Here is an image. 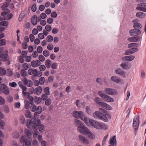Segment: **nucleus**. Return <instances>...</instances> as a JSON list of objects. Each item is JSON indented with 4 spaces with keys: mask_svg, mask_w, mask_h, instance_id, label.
<instances>
[{
    "mask_svg": "<svg viewBox=\"0 0 146 146\" xmlns=\"http://www.w3.org/2000/svg\"><path fill=\"white\" fill-rule=\"evenodd\" d=\"M39 81L40 82V84L41 85L43 84L45 81V78L44 77H40L39 79Z\"/></svg>",
    "mask_w": 146,
    "mask_h": 146,
    "instance_id": "nucleus-47",
    "label": "nucleus"
},
{
    "mask_svg": "<svg viewBox=\"0 0 146 146\" xmlns=\"http://www.w3.org/2000/svg\"><path fill=\"white\" fill-rule=\"evenodd\" d=\"M1 92H2L5 94L8 95L9 94L10 92L7 86L4 84H2L1 86Z\"/></svg>",
    "mask_w": 146,
    "mask_h": 146,
    "instance_id": "nucleus-10",
    "label": "nucleus"
},
{
    "mask_svg": "<svg viewBox=\"0 0 146 146\" xmlns=\"http://www.w3.org/2000/svg\"><path fill=\"white\" fill-rule=\"evenodd\" d=\"M133 27L135 29H141L142 28L141 25L139 23H135L134 24Z\"/></svg>",
    "mask_w": 146,
    "mask_h": 146,
    "instance_id": "nucleus-33",
    "label": "nucleus"
},
{
    "mask_svg": "<svg viewBox=\"0 0 146 146\" xmlns=\"http://www.w3.org/2000/svg\"><path fill=\"white\" fill-rule=\"evenodd\" d=\"M108 126L105 123L100 122L99 129H103L106 130L108 129Z\"/></svg>",
    "mask_w": 146,
    "mask_h": 146,
    "instance_id": "nucleus-18",
    "label": "nucleus"
},
{
    "mask_svg": "<svg viewBox=\"0 0 146 146\" xmlns=\"http://www.w3.org/2000/svg\"><path fill=\"white\" fill-rule=\"evenodd\" d=\"M21 82L19 81V86L22 89L23 92L26 91L27 89V88L25 86L21 84Z\"/></svg>",
    "mask_w": 146,
    "mask_h": 146,
    "instance_id": "nucleus-35",
    "label": "nucleus"
},
{
    "mask_svg": "<svg viewBox=\"0 0 146 146\" xmlns=\"http://www.w3.org/2000/svg\"><path fill=\"white\" fill-rule=\"evenodd\" d=\"M12 17V15L11 13H9L7 14L4 17V19L6 20H9L11 19Z\"/></svg>",
    "mask_w": 146,
    "mask_h": 146,
    "instance_id": "nucleus-39",
    "label": "nucleus"
},
{
    "mask_svg": "<svg viewBox=\"0 0 146 146\" xmlns=\"http://www.w3.org/2000/svg\"><path fill=\"white\" fill-rule=\"evenodd\" d=\"M138 50V49L137 48H132L131 49L126 50L125 51L124 54L125 55L131 54L135 52Z\"/></svg>",
    "mask_w": 146,
    "mask_h": 146,
    "instance_id": "nucleus-15",
    "label": "nucleus"
},
{
    "mask_svg": "<svg viewBox=\"0 0 146 146\" xmlns=\"http://www.w3.org/2000/svg\"><path fill=\"white\" fill-rule=\"evenodd\" d=\"M38 59L40 62H43L45 59V57L42 55H40L39 56Z\"/></svg>",
    "mask_w": 146,
    "mask_h": 146,
    "instance_id": "nucleus-60",
    "label": "nucleus"
},
{
    "mask_svg": "<svg viewBox=\"0 0 146 146\" xmlns=\"http://www.w3.org/2000/svg\"><path fill=\"white\" fill-rule=\"evenodd\" d=\"M9 85L10 86L13 88L17 86V84L15 82L9 83Z\"/></svg>",
    "mask_w": 146,
    "mask_h": 146,
    "instance_id": "nucleus-62",
    "label": "nucleus"
},
{
    "mask_svg": "<svg viewBox=\"0 0 146 146\" xmlns=\"http://www.w3.org/2000/svg\"><path fill=\"white\" fill-rule=\"evenodd\" d=\"M27 98L29 99V101L26 100H25L24 101L25 107L26 109H27L28 108L29 105L33 104V100H34L32 96H30Z\"/></svg>",
    "mask_w": 146,
    "mask_h": 146,
    "instance_id": "nucleus-7",
    "label": "nucleus"
},
{
    "mask_svg": "<svg viewBox=\"0 0 146 146\" xmlns=\"http://www.w3.org/2000/svg\"><path fill=\"white\" fill-rule=\"evenodd\" d=\"M115 72L119 75L123 76L124 77H125V74L124 72L122 71L120 68H117L116 69L115 71Z\"/></svg>",
    "mask_w": 146,
    "mask_h": 146,
    "instance_id": "nucleus-21",
    "label": "nucleus"
},
{
    "mask_svg": "<svg viewBox=\"0 0 146 146\" xmlns=\"http://www.w3.org/2000/svg\"><path fill=\"white\" fill-rule=\"evenodd\" d=\"M46 30L47 32H50L52 29V27L50 25H47L45 27Z\"/></svg>",
    "mask_w": 146,
    "mask_h": 146,
    "instance_id": "nucleus-51",
    "label": "nucleus"
},
{
    "mask_svg": "<svg viewBox=\"0 0 146 146\" xmlns=\"http://www.w3.org/2000/svg\"><path fill=\"white\" fill-rule=\"evenodd\" d=\"M32 132L29 130L27 129L25 131V134L27 135V136L28 138H29L32 134Z\"/></svg>",
    "mask_w": 146,
    "mask_h": 146,
    "instance_id": "nucleus-40",
    "label": "nucleus"
},
{
    "mask_svg": "<svg viewBox=\"0 0 146 146\" xmlns=\"http://www.w3.org/2000/svg\"><path fill=\"white\" fill-rule=\"evenodd\" d=\"M49 88L48 87H46L45 88L44 92L45 94L47 95H49L50 94V92L49 91Z\"/></svg>",
    "mask_w": 146,
    "mask_h": 146,
    "instance_id": "nucleus-42",
    "label": "nucleus"
},
{
    "mask_svg": "<svg viewBox=\"0 0 146 146\" xmlns=\"http://www.w3.org/2000/svg\"><path fill=\"white\" fill-rule=\"evenodd\" d=\"M78 130L80 133L86 135L88 134L89 132V129L86 127L84 125L80 127V129H79Z\"/></svg>",
    "mask_w": 146,
    "mask_h": 146,
    "instance_id": "nucleus-14",
    "label": "nucleus"
},
{
    "mask_svg": "<svg viewBox=\"0 0 146 146\" xmlns=\"http://www.w3.org/2000/svg\"><path fill=\"white\" fill-rule=\"evenodd\" d=\"M41 64V62L38 60H33L31 62V65L33 67L36 68L39 66Z\"/></svg>",
    "mask_w": 146,
    "mask_h": 146,
    "instance_id": "nucleus-19",
    "label": "nucleus"
},
{
    "mask_svg": "<svg viewBox=\"0 0 146 146\" xmlns=\"http://www.w3.org/2000/svg\"><path fill=\"white\" fill-rule=\"evenodd\" d=\"M141 38V37L139 36L133 37L134 42L139 41L140 40Z\"/></svg>",
    "mask_w": 146,
    "mask_h": 146,
    "instance_id": "nucleus-54",
    "label": "nucleus"
},
{
    "mask_svg": "<svg viewBox=\"0 0 146 146\" xmlns=\"http://www.w3.org/2000/svg\"><path fill=\"white\" fill-rule=\"evenodd\" d=\"M5 99L0 96V105H2L5 104Z\"/></svg>",
    "mask_w": 146,
    "mask_h": 146,
    "instance_id": "nucleus-57",
    "label": "nucleus"
},
{
    "mask_svg": "<svg viewBox=\"0 0 146 146\" xmlns=\"http://www.w3.org/2000/svg\"><path fill=\"white\" fill-rule=\"evenodd\" d=\"M89 121L90 123L92 126L96 129H99L100 122L92 119H89Z\"/></svg>",
    "mask_w": 146,
    "mask_h": 146,
    "instance_id": "nucleus-11",
    "label": "nucleus"
},
{
    "mask_svg": "<svg viewBox=\"0 0 146 146\" xmlns=\"http://www.w3.org/2000/svg\"><path fill=\"white\" fill-rule=\"evenodd\" d=\"M22 81L24 84L27 85L28 87H31L33 84L32 81L29 80H27L25 77H24L22 79Z\"/></svg>",
    "mask_w": 146,
    "mask_h": 146,
    "instance_id": "nucleus-12",
    "label": "nucleus"
},
{
    "mask_svg": "<svg viewBox=\"0 0 146 146\" xmlns=\"http://www.w3.org/2000/svg\"><path fill=\"white\" fill-rule=\"evenodd\" d=\"M105 93L110 95H115L117 94L116 90L110 88H106L104 90Z\"/></svg>",
    "mask_w": 146,
    "mask_h": 146,
    "instance_id": "nucleus-4",
    "label": "nucleus"
},
{
    "mask_svg": "<svg viewBox=\"0 0 146 146\" xmlns=\"http://www.w3.org/2000/svg\"><path fill=\"white\" fill-rule=\"evenodd\" d=\"M25 116L28 118H32V116L31 112L29 110H27L25 112Z\"/></svg>",
    "mask_w": 146,
    "mask_h": 146,
    "instance_id": "nucleus-32",
    "label": "nucleus"
},
{
    "mask_svg": "<svg viewBox=\"0 0 146 146\" xmlns=\"http://www.w3.org/2000/svg\"><path fill=\"white\" fill-rule=\"evenodd\" d=\"M6 40L4 39L0 40V46L4 45L6 44Z\"/></svg>",
    "mask_w": 146,
    "mask_h": 146,
    "instance_id": "nucleus-63",
    "label": "nucleus"
},
{
    "mask_svg": "<svg viewBox=\"0 0 146 146\" xmlns=\"http://www.w3.org/2000/svg\"><path fill=\"white\" fill-rule=\"evenodd\" d=\"M103 91L102 90L99 91L98 92V95L102 98H103L105 95V94L103 93Z\"/></svg>",
    "mask_w": 146,
    "mask_h": 146,
    "instance_id": "nucleus-52",
    "label": "nucleus"
},
{
    "mask_svg": "<svg viewBox=\"0 0 146 146\" xmlns=\"http://www.w3.org/2000/svg\"><path fill=\"white\" fill-rule=\"evenodd\" d=\"M41 98L39 97H34L33 98V100L36 103L38 104H39L41 101Z\"/></svg>",
    "mask_w": 146,
    "mask_h": 146,
    "instance_id": "nucleus-36",
    "label": "nucleus"
},
{
    "mask_svg": "<svg viewBox=\"0 0 146 146\" xmlns=\"http://www.w3.org/2000/svg\"><path fill=\"white\" fill-rule=\"evenodd\" d=\"M36 112L34 113L35 116L37 115L38 114L41 113L42 111V108L41 106H38L36 108Z\"/></svg>",
    "mask_w": 146,
    "mask_h": 146,
    "instance_id": "nucleus-28",
    "label": "nucleus"
},
{
    "mask_svg": "<svg viewBox=\"0 0 146 146\" xmlns=\"http://www.w3.org/2000/svg\"><path fill=\"white\" fill-rule=\"evenodd\" d=\"M28 74L29 75H33L34 76H37L39 77L41 76L42 74V72L32 68H30L28 70Z\"/></svg>",
    "mask_w": 146,
    "mask_h": 146,
    "instance_id": "nucleus-3",
    "label": "nucleus"
},
{
    "mask_svg": "<svg viewBox=\"0 0 146 146\" xmlns=\"http://www.w3.org/2000/svg\"><path fill=\"white\" fill-rule=\"evenodd\" d=\"M6 74L5 70L3 68L0 67V75L2 76Z\"/></svg>",
    "mask_w": 146,
    "mask_h": 146,
    "instance_id": "nucleus-37",
    "label": "nucleus"
},
{
    "mask_svg": "<svg viewBox=\"0 0 146 146\" xmlns=\"http://www.w3.org/2000/svg\"><path fill=\"white\" fill-rule=\"evenodd\" d=\"M6 74L8 76H11L13 75V72L11 69H9L6 71Z\"/></svg>",
    "mask_w": 146,
    "mask_h": 146,
    "instance_id": "nucleus-50",
    "label": "nucleus"
},
{
    "mask_svg": "<svg viewBox=\"0 0 146 146\" xmlns=\"http://www.w3.org/2000/svg\"><path fill=\"white\" fill-rule=\"evenodd\" d=\"M53 36L51 35H48L47 37L46 40L48 42H51L53 40Z\"/></svg>",
    "mask_w": 146,
    "mask_h": 146,
    "instance_id": "nucleus-41",
    "label": "nucleus"
},
{
    "mask_svg": "<svg viewBox=\"0 0 146 146\" xmlns=\"http://www.w3.org/2000/svg\"><path fill=\"white\" fill-rule=\"evenodd\" d=\"M12 136L15 139H17L18 137V132L17 130H15L12 133Z\"/></svg>",
    "mask_w": 146,
    "mask_h": 146,
    "instance_id": "nucleus-34",
    "label": "nucleus"
},
{
    "mask_svg": "<svg viewBox=\"0 0 146 146\" xmlns=\"http://www.w3.org/2000/svg\"><path fill=\"white\" fill-rule=\"evenodd\" d=\"M89 132V133L87 134L88 135L89 137L92 139H95V135L93 133L90 132V131Z\"/></svg>",
    "mask_w": 146,
    "mask_h": 146,
    "instance_id": "nucleus-46",
    "label": "nucleus"
},
{
    "mask_svg": "<svg viewBox=\"0 0 146 146\" xmlns=\"http://www.w3.org/2000/svg\"><path fill=\"white\" fill-rule=\"evenodd\" d=\"M29 106L28 108L27 109H30L33 112H35L36 110V106L33 104H32Z\"/></svg>",
    "mask_w": 146,
    "mask_h": 146,
    "instance_id": "nucleus-29",
    "label": "nucleus"
},
{
    "mask_svg": "<svg viewBox=\"0 0 146 146\" xmlns=\"http://www.w3.org/2000/svg\"><path fill=\"white\" fill-rule=\"evenodd\" d=\"M9 3L8 2H5L3 5L2 6V8L3 10H5V8L7 7L9 5Z\"/></svg>",
    "mask_w": 146,
    "mask_h": 146,
    "instance_id": "nucleus-43",
    "label": "nucleus"
},
{
    "mask_svg": "<svg viewBox=\"0 0 146 146\" xmlns=\"http://www.w3.org/2000/svg\"><path fill=\"white\" fill-rule=\"evenodd\" d=\"M31 23L33 25H35L37 23V16L36 15H33L31 18Z\"/></svg>",
    "mask_w": 146,
    "mask_h": 146,
    "instance_id": "nucleus-26",
    "label": "nucleus"
},
{
    "mask_svg": "<svg viewBox=\"0 0 146 146\" xmlns=\"http://www.w3.org/2000/svg\"><path fill=\"white\" fill-rule=\"evenodd\" d=\"M146 14L143 12H137L136 14V16L138 18H143L145 16Z\"/></svg>",
    "mask_w": 146,
    "mask_h": 146,
    "instance_id": "nucleus-25",
    "label": "nucleus"
},
{
    "mask_svg": "<svg viewBox=\"0 0 146 146\" xmlns=\"http://www.w3.org/2000/svg\"><path fill=\"white\" fill-rule=\"evenodd\" d=\"M23 95V96H25V97L27 98L29 97L30 96L29 93L27 92H22Z\"/></svg>",
    "mask_w": 146,
    "mask_h": 146,
    "instance_id": "nucleus-55",
    "label": "nucleus"
},
{
    "mask_svg": "<svg viewBox=\"0 0 146 146\" xmlns=\"http://www.w3.org/2000/svg\"><path fill=\"white\" fill-rule=\"evenodd\" d=\"M25 14L24 13H21L19 17V21H21L22 19L24 17Z\"/></svg>",
    "mask_w": 146,
    "mask_h": 146,
    "instance_id": "nucleus-64",
    "label": "nucleus"
},
{
    "mask_svg": "<svg viewBox=\"0 0 146 146\" xmlns=\"http://www.w3.org/2000/svg\"><path fill=\"white\" fill-rule=\"evenodd\" d=\"M75 122L76 126L78 127L79 129H80V127L84 125V124L79 120L76 119Z\"/></svg>",
    "mask_w": 146,
    "mask_h": 146,
    "instance_id": "nucleus-31",
    "label": "nucleus"
},
{
    "mask_svg": "<svg viewBox=\"0 0 146 146\" xmlns=\"http://www.w3.org/2000/svg\"><path fill=\"white\" fill-rule=\"evenodd\" d=\"M23 70H27L29 68V65L27 63H25L23 64Z\"/></svg>",
    "mask_w": 146,
    "mask_h": 146,
    "instance_id": "nucleus-61",
    "label": "nucleus"
},
{
    "mask_svg": "<svg viewBox=\"0 0 146 146\" xmlns=\"http://www.w3.org/2000/svg\"><path fill=\"white\" fill-rule=\"evenodd\" d=\"M139 116L138 115L136 116L133 120V125L135 130L138 129L139 125Z\"/></svg>",
    "mask_w": 146,
    "mask_h": 146,
    "instance_id": "nucleus-6",
    "label": "nucleus"
},
{
    "mask_svg": "<svg viewBox=\"0 0 146 146\" xmlns=\"http://www.w3.org/2000/svg\"><path fill=\"white\" fill-rule=\"evenodd\" d=\"M20 142L21 144H23V146H24L25 145L26 146H32L31 141L23 136L21 137Z\"/></svg>",
    "mask_w": 146,
    "mask_h": 146,
    "instance_id": "nucleus-5",
    "label": "nucleus"
},
{
    "mask_svg": "<svg viewBox=\"0 0 146 146\" xmlns=\"http://www.w3.org/2000/svg\"><path fill=\"white\" fill-rule=\"evenodd\" d=\"M111 80L116 83L119 84H123L124 83V82L123 80L118 78V77L115 76H112L111 78Z\"/></svg>",
    "mask_w": 146,
    "mask_h": 146,
    "instance_id": "nucleus-8",
    "label": "nucleus"
},
{
    "mask_svg": "<svg viewBox=\"0 0 146 146\" xmlns=\"http://www.w3.org/2000/svg\"><path fill=\"white\" fill-rule=\"evenodd\" d=\"M79 138L82 142L85 145H88L89 143V141L85 137L80 135L79 136Z\"/></svg>",
    "mask_w": 146,
    "mask_h": 146,
    "instance_id": "nucleus-17",
    "label": "nucleus"
},
{
    "mask_svg": "<svg viewBox=\"0 0 146 146\" xmlns=\"http://www.w3.org/2000/svg\"><path fill=\"white\" fill-rule=\"evenodd\" d=\"M72 116L75 118H77L78 117L81 118L83 115V112L82 111H73Z\"/></svg>",
    "mask_w": 146,
    "mask_h": 146,
    "instance_id": "nucleus-13",
    "label": "nucleus"
},
{
    "mask_svg": "<svg viewBox=\"0 0 146 146\" xmlns=\"http://www.w3.org/2000/svg\"><path fill=\"white\" fill-rule=\"evenodd\" d=\"M102 99L104 101L106 102H113L114 101L113 98L106 94Z\"/></svg>",
    "mask_w": 146,
    "mask_h": 146,
    "instance_id": "nucleus-16",
    "label": "nucleus"
},
{
    "mask_svg": "<svg viewBox=\"0 0 146 146\" xmlns=\"http://www.w3.org/2000/svg\"><path fill=\"white\" fill-rule=\"evenodd\" d=\"M135 57L134 56L131 55L124 57L122 58V59L125 61L129 62L133 60L135 58Z\"/></svg>",
    "mask_w": 146,
    "mask_h": 146,
    "instance_id": "nucleus-22",
    "label": "nucleus"
},
{
    "mask_svg": "<svg viewBox=\"0 0 146 146\" xmlns=\"http://www.w3.org/2000/svg\"><path fill=\"white\" fill-rule=\"evenodd\" d=\"M104 113L96 111L93 114L94 116L96 117L104 122H107L108 121V119L111 118L110 115L107 112L106 110H104L103 111Z\"/></svg>",
    "mask_w": 146,
    "mask_h": 146,
    "instance_id": "nucleus-2",
    "label": "nucleus"
},
{
    "mask_svg": "<svg viewBox=\"0 0 146 146\" xmlns=\"http://www.w3.org/2000/svg\"><path fill=\"white\" fill-rule=\"evenodd\" d=\"M48 95H47L46 94H42L41 97V99L43 100H46L48 99Z\"/></svg>",
    "mask_w": 146,
    "mask_h": 146,
    "instance_id": "nucleus-53",
    "label": "nucleus"
},
{
    "mask_svg": "<svg viewBox=\"0 0 146 146\" xmlns=\"http://www.w3.org/2000/svg\"><path fill=\"white\" fill-rule=\"evenodd\" d=\"M8 56L7 54H4L0 52V58H2L3 61H7L8 64L10 63V61L8 60Z\"/></svg>",
    "mask_w": 146,
    "mask_h": 146,
    "instance_id": "nucleus-20",
    "label": "nucleus"
},
{
    "mask_svg": "<svg viewBox=\"0 0 146 146\" xmlns=\"http://www.w3.org/2000/svg\"><path fill=\"white\" fill-rule=\"evenodd\" d=\"M129 33L131 36H137L141 33V31L140 29H132L129 31Z\"/></svg>",
    "mask_w": 146,
    "mask_h": 146,
    "instance_id": "nucleus-9",
    "label": "nucleus"
},
{
    "mask_svg": "<svg viewBox=\"0 0 146 146\" xmlns=\"http://www.w3.org/2000/svg\"><path fill=\"white\" fill-rule=\"evenodd\" d=\"M42 91V87L40 86H38L35 89L34 94L39 95L41 94Z\"/></svg>",
    "mask_w": 146,
    "mask_h": 146,
    "instance_id": "nucleus-24",
    "label": "nucleus"
},
{
    "mask_svg": "<svg viewBox=\"0 0 146 146\" xmlns=\"http://www.w3.org/2000/svg\"><path fill=\"white\" fill-rule=\"evenodd\" d=\"M109 143L112 144L113 146H116L117 141L115 136H114L110 139V140L109 141Z\"/></svg>",
    "mask_w": 146,
    "mask_h": 146,
    "instance_id": "nucleus-23",
    "label": "nucleus"
},
{
    "mask_svg": "<svg viewBox=\"0 0 146 146\" xmlns=\"http://www.w3.org/2000/svg\"><path fill=\"white\" fill-rule=\"evenodd\" d=\"M21 75L23 77L28 76V75L27 72L25 71V70H22L21 72Z\"/></svg>",
    "mask_w": 146,
    "mask_h": 146,
    "instance_id": "nucleus-38",
    "label": "nucleus"
},
{
    "mask_svg": "<svg viewBox=\"0 0 146 146\" xmlns=\"http://www.w3.org/2000/svg\"><path fill=\"white\" fill-rule=\"evenodd\" d=\"M5 124V123L4 121L2 120H0V128L3 129L4 128V126Z\"/></svg>",
    "mask_w": 146,
    "mask_h": 146,
    "instance_id": "nucleus-45",
    "label": "nucleus"
},
{
    "mask_svg": "<svg viewBox=\"0 0 146 146\" xmlns=\"http://www.w3.org/2000/svg\"><path fill=\"white\" fill-rule=\"evenodd\" d=\"M1 26H6L7 27L9 25V23L7 21H4L1 22Z\"/></svg>",
    "mask_w": 146,
    "mask_h": 146,
    "instance_id": "nucleus-48",
    "label": "nucleus"
},
{
    "mask_svg": "<svg viewBox=\"0 0 146 146\" xmlns=\"http://www.w3.org/2000/svg\"><path fill=\"white\" fill-rule=\"evenodd\" d=\"M51 100L50 98H48L46 100L45 102V104L47 106H49L51 103Z\"/></svg>",
    "mask_w": 146,
    "mask_h": 146,
    "instance_id": "nucleus-58",
    "label": "nucleus"
},
{
    "mask_svg": "<svg viewBox=\"0 0 146 146\" xmlns=\"http://www.w3.org/2000/svg\"><path fill=\"white\" fill-rule=\"evenodd\" d=\"M46 69L45 66L44 65H41L39 67V69L40 70V71L42 72L44 71Z\"/></svg>",
    "mask_w": 146,
    "mask_h": 146,
    "instance_id": "nucleus-56",
    "label": "nucleus"
},
{
    "mask_svg": "<svg viewBox=\"0 0 146 146\" xmlns=\"http://www.w3.org/2000/svg\"><path fill=\"white\" fill-rule=\"evenodd\" d=\"M40 119L35 117L31 120L27 119L26 125L28 128L31 130L33 128L34 131L37 130L38 127L39 131L42 133L43 132V131L44 130V126L43 125H40Z\"/></svg>",
    "mask_w": 146,
    "mask_h": 146,
    "instance_id": "nucleus-1",
    "label": "nucleus"
},
{
    "mask_svg": "<svg viewBox=\"0 0 146 146\" xmlns=\"http://www.w3.org/2000/svg\"><path fill=\"white\" fill-rule=\"evenodd\" d=\"M33 146H38L39 143L37 141L36 139H34L33 141Z\"/></svg>",
    "mask_w": 146,
    "mask_h": 146,
    "instance_id": "nucleus-59",
    "label": "nucleus"
},
{
    "mask_svg": "<svg viewBox=\"0 0 146 146\" xmlns=\"http://www.w3.org/2000/svg\"><path fill=\"white\" fill-rule=\"evenodd\" d=\"M120 66L123 69L125 70H128L130 68V67L128 66V64L125 62L122 63L120 64Z\"/></svg>",
    "mask_w": 146,
    "mask_h": 146,
    "instance_id": "nucleus-30",
    "label": "nucleus"
},
{
    "mask_svg": "<svg viewBox=\"0 0 146 146\" xmlns=\"http://www.w3.org/2000/svg\"><path fill=\"white\" fill-rule=\"evenodd\" d=\"M52 61L49 59L46 60L45 62V66L48 68H50L51 65Z\"/></svg>",
    "mask_w": 146,
    "mask_h": 146,
    "instance_id": "nucleus-27",
    "label": "nucleus"
},
{
    "mask_svg": "<svg viewBox=\"0 0 146 146\" xmlns=\"http://www.w3.org/2000/svg\"><path fill=\"white\" fill-rule=\"evenodd\" d=\"M101 100L100 98L98 97H96L94 98V101L98 105L101 102Z\"/></svg>",
    "mask_w": 146,
    "mask_h": 146,
    "instance_id": "nucleus-44",
    "label": "nucleus"
},
{
    "mask_svg": "<svg viewBox=\"0 0 146 146\" xmlns=\"http://www.w3.org/2000/svg\"><path fill=\"white\" fill-rule=\"evenodd\" d=\"M43 54L45 57H48L50 55L49 51L48 50H44L43 52Z\"/></svg>",
    "mask_w": 146,
    "mask_h": 146,
    "instance_id": "nucleus-49",
    "label": "nucleus"
}]
</instances>
